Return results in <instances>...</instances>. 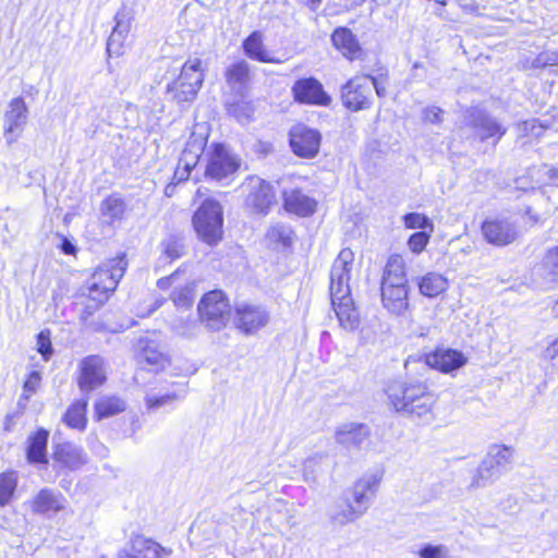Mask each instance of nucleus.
I'll return each mask as SVG.
<instances>
[{"mask_svg": "<svg viewBox=\"0 0 558 558\" xmlns=\"http://www.w3.org/2000/svg\"><path fill=\"white\" fill-rule=\"evenodd\" d=\"M385 391L396 412L411 416L426 417L435 404L434 395L423 381L391 380Z\"/></svg>", "mask_w": 558, "mask_h": 558, "instance_id": "nucleus-1", "label": "nucleus"}, {"mask_svg": "<svg viewBox=\"0 0 558 558\" xmlns=\"http://www.w3.org/2000/svg\"><path fill=\"white\" fill-rule=\"evenodd\" d=\"M192 225L197 238L209 246H216L223 234V209L214 198H206L192 217Z\"/></svg>", "mask_w": 558, "mask_h": 558, "instance_id": "nucleus-2", "label": "nucleus"}, {"mask_svg": "<svg viewBox=\"0 0 558 558\" xmlns=\"http://www.w3.org/2000/svg\"><path fill=\"white\" fill-rule=\"evenodd\" d=\"M242 165V158L222 143H214L207 153L204 175L207 180L229 185Z\"/></svg>", "mask_w": 558, "mask_h": 558, "instance_id": "nucleus-3", "label": "nucleus"}, {"mask_svg": "<svg viewBox=\"0 0 558 558\" xmlns=\"http://www.w3.org/2000/svg\"><path fill=\"white\" fill-rule=\"evenodd\" d=\"M126 267L128 260L124 253L102 263L93 274L88 287V298L92 301L104 303L123 278Z\"/></svg>", "mask_w": 558, "mask_h": 558, "instance_id": "nucleus-4", "label": "nucleus"}, {"mask_svg": "<svg viewBox=\"0 0 558 558\" xmlns=\"http://www.w3.org/2000/svg\"><path fill=\"white\" fill-rule=\"evenodd\" d=\"M201 65L199 59L189 60L182 65L179 76L167 85L166 94L170 100L183 105L196 98L204 81Z\"/></svg>", "mask_w": 558, "mask_h": 558, "instance_id": "nucleus-5", "label": "nucleus"}, {"mask_svg": "<svg viewBox=\"0 0 558 558\" xmlns=\"http://www.w3.org/2000/svg\"><path fill=\"white\" fill-rule=\"evenodd\" d=\"M512 462V449L505 445H494L477 469L472 482L473 487H483L499 478Z\"/></svg>", "mask_w": 558, "mask_h": 558, "instance_id": "nucleus-6", "label": "nucleus"}, {"mask_svg": "<svg viewBox=\"0 0 558 558\" xmlns=\"http://www.w3.org/2000/svg\"><path fill=\"white\" fill-rule=\"evenodd\" d=\"M239 189L246 193L244 204L252 214L266 216L276 203L272 185L257 175L246 177Z\"/></svg>", "mask_w": 558, "mask_h": 558, "instance_id": "nucleus-7", "label": "nucleus"}, {"mask_svg": "<svg viewBox=\"0 0 558 558\" xmlns=\"http://www.w3.org/2000/svg\"><path fill=\"white\" fill-rule=\"evenodd\" d=\"M463 124L471 129L481 142L492 140L494 145L507 133V128L498 119L476 107L465 110Z\"/></svg>", "mask_w": 558, "mask_h": 558, "instance_id": "nucleus-8", "label": "nucleus"}, {"mask_svg": "<svg viewBox=\"0 0 558 558\" xmlns=\"http://www.w3.org/2000/svg\"><path fill=\"white\" fill-rule=\"evenodd\" d=\"M342 106L351 112L368 110L373 106L372 81L367 76L355 75L340 87Z\"/></svg>", "mask_w": 558, "mask_h": 558, "instance_id": "nucleus-9", "label": "nucleus"}, {"mask_svg": "<svg viewBox=\"0 0 558 558\" xmlns=\"http://www.w3.org/2000/svg\"><path fill=\"white\" fill-rule=\"evenodd\" d=\"M199 318L213 330H220L228 320L229 303L221 290L205 293L197 306Z\"/></svg>", "mask_w": 558, "mask_h": 558, "instance_id": "nucleus-10", "label": "nucleus"}, {"mask_svg": "<svg viewBox=\"0 0 558 558\" xmlns=\"http://www.w3.org/2000/svg\"><path fill=\"white\" fill-rule=\"evenodd\" d=\"M290 147L300 158L311 159L318 155L322 134L318 130L305 124H296L289 132Z\"/></svg>", "mask_w": 558, "mask_h": 558, "instance_id": "nucleus-11", "label": "nucleus"}, {"mask_svg": "<svg viewBox=\"0 0 558 558\" xmlns=\"http://www.w3.org/2000/svg\"><path fill=\"white\" fill-rule=\"evenodd\" d=\"M28 121V108L23 97L10 100L3 116V135L8 144H12L22 135Z\"/></svg>", "mask_w": 558, "mask_h": 558, "instance_id": "nucleus-12", "label": "nucleus"}, {"mask_svg": "<svg viewBox=\"0 0 558 558\" xmlns=\"http://www.w3.org/2000/svg\"><path fill=\"white\" fill-rule=\"evenodd\" d=\"M354 254L350 248H343L332 263L330 270V298H343L350 293L349 280Z\"/></svg>", "mask_w": 558, "mask_h": 558, "instance_id": "nucleus-13", "label": "nucleus"}, {"mask_svg": "<svg viewBox=\"0 0 558 558\" xmlns=\"http://www.w3.org/2000/svg\"><path fill=\"white\" fill-rule=\"evenodd\" d=\"M269 322V313L264 306L240 303L234 310V324L246 336L254 335Z\"/></svg>", "mask_w": 558, "mask_h": 558, "instance_id": "nucleus-14", "label": "nucleus"}, {"mask_svg": "<svg viewBox=\"0 0 558 558\" xmlns=\"http://www.w3.org/2000/svg\"><path fill=\"white\" fill-rule=\"evenodd\" d=\"M484 239L492 245L506 246L519 236L517 223L509 218L486 219L482 223Z\"/></svg>", "mask_w": 558, "mask_h": 558, "instance_id": "nucleus-15", "label": "nucleus"}, {"mask_svg": "<svg viewBox=\"0 0 558 558\" xmlns=\"http://www.w3.org/2000/svg\"><path fill=\"white\" fill-rule=\"evenodd\" d=\"M294 100L300 104L328 107L331 97L325 92L323 84L315 77H303L292 86Z\"/></svg>", "mask_w": 558, "mask_h": 558, "instance_id": "nucleus-16", "label": "nucleus"}, {"mask_svg": "<svg viewBox=\"0 0 558 558\" xmlns=\"http://www.w3.org/2000/svg\"><path fill=\"white\" fill-rule=\"evenodd\" d=\"M107 380L105 360L99 355H88L80 363L78 387L83 392H90Z\"/></svg>", "mask_w": 558, "mask_h": 558, "instance_id": "nucleus-17", "label": "nucleus"}, {"mask_svg": "<svg viewBox=\"0 0 558 558\" xmlns=\"http://www.w3.org/2000/svg\"><path fill=\"white\" fill-rule=\"evenodd\" d=\"M171 553V549L162 547L151 538L135 535L119 550L118 558H163V556H169Z\"/></svg>", "mask_w": 558, "mask_h": 558, "instance_id": "nucleus-18", "label": "nucleus"}, {"mask_svg": "<svg viewBox=\"0 0 558 558\" xmlns=\"http://www.w3.org/2000/svg\"><path fill=\"white\" fill-rule=\"evenodd\" d=\"M137 362L142 368L158 373L170 365L169 355L162 352L154 340L141 338L138 340Z\"/></svg>", "mask_w": 558, "mask_h": 558, "instance_id": "nucleus-19", "label": "nucleus"}, {"mask_svg": "<svg viewBox=\"0 0 558 558\" xmlns=\"http://www.w3.org/2000/svg\"><path fill=\"white\" fill-rule=\"evenodd\" d=\"M380 476L371 474L356 481L351 489L343 493L356 508H363V514L369 508L372 498L375 496Z\"/></svg>", "mask_w": 558, "mask_h": 558, "instance_id": "nucleus-20", "label": "nucleus"}, {"mask_svg": "<svg viewBox=\"0 0 558 558\" xmlns=\"http://www.w3.org/2000/svg\"><path fill=\"white\" fill-rule=\"evenodd\" d=\"M330 40L335 49L345 59L354 61L362 58V46L350 28L345 26L336 27L330 35Z\"/></svg>", "mask_w": 558, "mask_h": 558, "instance_id": "nucleus-21", "label": "nucleus"}, {"mask_svg": "<svg viewBox=\"0 0 558 558\" xmlns=\"http://www.w3.org/2000/svg\"><path fill=\"white\" fill-rule=\"evenodd\" d=\"M468 362V357L456 349H436L426 355V365L436 368L442 373L454 372Z\"/></svg>", "mask_w": 558, "mask_h": 558, "instance_id": "nucleus-22", "label": "nucleus"}, {"mask_svg": "<svg viewBox=\"0 0 558 558\" xmlns=\"http://www.w3.org/2000/svg\"><path fill=\"white\" fill-rule=\"evenodd\" d=\"M52 449V459L61 468L75 471L87 463V454L80 446L72 442L56 444Z\"/></svg>", "mask_w": 558, "mask_h": 558, "instance_id": "nucleus-23", "label": "nucleus"}, {"mask_svg": "<svg viewBox=\"0 0 558 558\" xmlns=\"http://www.w3.org/2000/svg\"><path fill=\"white\" fill-rule=\"evenodd\" d=\"M65 498L51 488H41L31 501L32 511L36 514H56L65 508Z\"/></svg>", "mask_w": 558, "mask_h": 558, "instance_id": "nucleus-24", "label": "nucleus"}, {"mask_svg": "<svg viewBox=\"0 0 558 558\" xmlns=\"http://www.w3.org/2000/svg\"><path fill=\"white\" fill-rule=\"evenodd\" d=\"M383 305L391 313L401 315L409 307L408 286L398 283H381Z\"/></svg>", "mask_w": 558, "mask_h": 558, "instance_id": "nucleus-25", "label": "nucleus"}, {"mask_svg": "<svg viewBox=\"0 0 558 558\" xmlns=\"http://www.w3.org/2000/svg\"><path fill=\"white\" fill-rule=\"evenodd\" d=\"M369 434V428L365 424L344 423L336 430V441L347 449H360Z\"/></svg>", "mask_w": 558, "mask_h": 558, "instance_id": "nucleus-26", "label": "nucleus"}, {"mask_svg": "<svg viewBox=\"0 0 558 558\" xmlns=\"http://www.w3.org/2000/svg\"><path fill=\"white\" fill-rule=\"evenodd\" d=\"M242 50L244 54L254 61L260 63H280V59L272 57L270 51L264 44V35L260 31H253L242 41Z\"/></svg>", "mask_w": 558, "mask_h": 558, "instance_id": "nucleus-27", "label": "nucleus"}, {"mask_svg": "<svg viewBox=\"0 0 558 558\" xmlns=\"http://www.w3.org/2000/svg\"><path fill=\"white\" fill-rule=\"evenodd\" d=\"M49 430L39 427L27 437L26 460L29 464H48Z\"/></svg>", "mask_w": 558, "mask_h": 558, "instance_id": "nucleus-28", "label": "nucleus"}, {"mask_svg": "<svg viewBox=\"0 0 558 558\" xmlns=\"http://www.w3.org/2000/svg\"><path fill=\"white\" fill-rule=\"evenodd\" d=\"M283 208L300 217H308L316 210L317 203L299 189L283 192Z\"/></svg>", "mask_w": 558, "mask_h": 558, "instance_id": "nucleus-29", "label": "nucleus"}, {"mask_svg": "<svg viewBox=\"0 0 558 558\" xmlns=\"http://www.w3.org/2000/svg\"><path fill=\"white\" fill-rule=\"evenodd\" d=\"M114 22L116 25L107 40V52L110 57L122 54L124 41L131 29L130 17L124 12H118Z\"/></svg>", "mask_w": 558, "mask_h": 558, "instance_id": "nucleus-30", "label": "nucleus"}, {"mask_svg": "<svg viewBox=\"0 0 558 558\" xmlns=\"http://www.w3.org/2000/svg\"><path fill=\"white\" fill-rule=\"evenodd\" d=\"M250 71L248 62L243 59L230 64L225 71L228 87L238 96H244L250 81Z\"/></svg>", "mask_w": 558, "mask_h": 558, "instance_id": "nucleus-31", "label": "nucleus"}, {"mask_svg": "<svg viewBox=\"0 0 558 558\" xmlns=\"http://www.w3.org/2000/svg\"><path fill=\"white\" fill-rule=\"evenodd\" d=\"M331 304L342 328L355 330L359 327V314L352 305V298L350 293L345 294L343 298H331Z\"/></svg>", "mask_w": 558, "mask_h": 558, "instance_id": "nucleus-32", "label": "nucleus"}, {"mask_svg": "<svg viewBox=\"0 0 558 558\" xmlns=\"http://www.w3.org/2000/svg\"><path fill=\"white\" fill-rule=\"evenodd\" d=\"M187 393L186 384L174 383L171 389L165 393H150L145 397V405L148 410H157L172 405L175 401L183 400Z\"/></svg>", "mask_w": 558, "mask_h": 558, "instance_id": "nucleus-33", "label": "nucleus"}, {"mask_svg": "<svg viewBox=\"0 0 558 558\" xmlns=\"http://www.w3.org/2000/svg\"><path fill=\"white\" fill-rule=\"evenodd\" d=\"M102 221L111 226L116 221H121L126 211V203L119 193H112L105 197L99 206Z\"/></svg>", "mask_w": 558, "mask_h": 558, "instance_id": "nucleus-34", "label": "nucleus"}, {"mask_svg": "<svg viewBox=\"0 0 558 558\" xmlns=\"http://www.w3.org/2000/svg\"><path fill=\"white\" fill-rule=\"evenodd\" d=\"M95 418L101 421L126 410V402L118 396H104L94 403Z\"/></svg>", "mask_w": 558, "mask_h": 558, "instance_id": "nucleus-35", "label": "nucleus"}, {"mask_svg": "<svg viewBox=\"0 0 558 558\" xmlns=\"http://www.w3.org/2000/svg\"><path fill=\"white\" fill-rule=\"evenodd\" d=\"M363 515V508H356L349 496L342 495L337 501L336 508L331 513V520L335 523L344 525L349 522H353Z\"/></svg>", "mask_w": 558, "mask_h": 558, "instance_id": "nucleus-36", "label": "nucleus"}, {"mask_svg": "<svg viewBox=\"0 0 558 558\" xmlns=\"http://www.w3.org/2000/svg\"><path fill=\"white\" fill-rule=\"evenodd\" d=\"M88 401L86 399H80L74 401L63 414L62 421L70 428H76L84 430L87 424L86 411Z\"/></svg>", "mask_w": 558, "mask_h": 558, "instance_id": "nucleus-37", "label": "nucleus"}, {"mask_svg": "<svg viewBox=\"0 0 558 558\" xmlns=\"http://www.w3.org/2000/svg\"><path fill=\"white\" fill-rule=\"evenodd\" d=\"M420 292L427 298H436L448 288L447 279L437 272H428L417 281Z\"/></svg>", "mask_w": 558, "mask_h": 558, "instance_id": "nucleus-38", "label": "nucleus"}, {"mask_svg": "<svg viewBox=\"0 0 558 558\" xmlns=\"http://www.w3.org/2000/svg\"><path fill=\"white\" fill-rule=\"evenodd\" d=\"M381 283L407 284L404 260L401 255H391L384 269Z\"/></svg>", "mask_w": 558, "mask_h": 558, "instance_id": "nucleus-39", "label": "nucleus"}, {"mask_svg": "<svg viewBox=\"0 0 558 558\" xmlns=\"http://www.w3.org/2000/svg\"><path fill=\"white\" fill-rule=\"evenodd\" d=\"M204 145L197 142H189L186 147L182 151V156L179 160V167H183V172L179 177V180H185L191 174V171L195 168L198 162L199 156L203 153Z\"/></svg>", "mask_w": 558, "mask_h": 558, "instance_id": "nucleus-40", "label": "nucleus"}, {"mask_svg": "<svg viewBox=\"0 0 558 558\" xmlns=\"http://www.w3.org/2000/svg\"><path fill=\"white\" fill-rule=\"evenodd\" d=\"M162 253L170 260H175L185 254V244L183 236L179 234H169L160 243Z\"/></svg>", "mask_w": 558, "mask_h": 558, "instance_id": "nucleus-41", "label": "nucleus"}, {"mask_svg": "<svg viewBox=\"0 0 558 558\" xmlns=\"http://www.w3.org/2000/svg\"><path fill=\"white\" fill-rule=\"evenodd\" d=\"M17 486V475L15 472L0 473V507L9 505Z\"/></svg>", "mask_w": 558, "mask_h": 558, "instance_id": "nucleus-42", "label": "nucleus"}, {"mask_svg": "<svg viewBox=\"0 0 558 558\" xmlns=\"http://www.w3.org/2000/svg\"><path fill=\"white\" fill-rule=\"evenodd\" d=\"M404 227L407 229H420V231H429L433 232L434 225L432 220L422 213H408L402 217Z\"/></svg>", "mask_w": 558, "mask_h": 558, "instance_id": "nucleus-43", "label": "nucleus"}, {"mask_svg": "<svg viewBox=\"0 0 558 558\" xmlns=\"http://www.w3.org/2000/svg\"><path fill=\"white\" fill-rule=\"evenodd\" d=\"M267 235L270 240L281 243L283 246L292 244V230L282 223L271 226Z\"/></svg>", "mask_w": 558, "mask_h": 558, "instance_id": "nucleus-44", "label": "nucleus"}, {"mask_svg": "<svg viewBox=\"0 0 558 558\" xmlns=\"http://www.w3.org/2000/svg\"><path fill=\"white\" fill-rule=\"evenodd\" d=\"M543 266L551 281H558V246L547 251Z\"/></svg>", "mask_w": 558, "mask_h": 558, "instance_id": "nucleus-45", "label": "nucleus"}, {"mask_svg": "<svg viewBox=\"0 0 558 558\" xmlns=\"http://www.w3.org/2000/svg\"><path fill=\"white\" fill-rule=\"evenodd\" d=\"M429 231H416L408 239V246L414 254L422 253L427 246L430 239Z\"/></svg>", "mask_w": 558, "mask_h": 558, "instance_id": "nucleus-46", "label": "nucleus"}, {"mask_svg": "<svg viewBox=\"0 0 558 558\" xmlns=\"http://www.w3.org/2000/svg\"><path fill=\"white\" fill-rule=\"evenodd\" d=\"M421 558H449V549L447 546L430 543L423 544L417 551Z\"/></svg>", "mask_w": 558, "mask_h": 558, "instance_id": "nucleus-47", "label": "nucleus"}, {"mask_svg": "<svg viewBox=\"0 0 558 558\" xmlns=\"http://www.w3.org/2000/svg\"><path fill=\"white\" fill-rule=\"evenodd\" d=\"M41 384V374L38 371H32L23 384V393L21 399L28 401L37 391Z\"/></svg>", "mask_w": 558, "mask_h": 558, "instance_id": "nucleus-48", "label": "nucleus"}, {"mask_svg": "<svg viewBox=\"0 0 558 558\" xmlns=\"http://www.w3.org/2000/svg\"><path fill=\"white\" fill-rule=\"evenodd\" d=\"M36 345H37V351L40 353L43 359L45 361H48L53 352L49 330H41L37 335Z\"/></svg>", "mask_w": 558, "mask_h": 558, "instance_id": "nucleus-49", "label": "nucleus"}, {"mask_svg": "<svg viewBox=\"0 0 558 558\" xmlns=\"http://www.w3.org/2000/svg\"><path fill=\"white\" fill-rule=\"evenodd\" d=\"M172 301L178 308L189 310L193 305L192 290L183 288L172 293Z\"/></svg>", "mask_w": 558, "mask_h": 558, "instance_id": "nucleus-50", "label": "nucleus"}, {"mask_svg": "<svg viewBox=\"0 0 558 558\" xmlns=\"http://www.w3.org/2000/svg\"><path fill=\"white\" fill-rule=\"evenodd\" d=\"M364 76H367L369 81H372V90L374 89L376 95L379 98H383L386 96V82H387V75L380 74L378 76H374L371 74H363Z\"/></svg>", "mask_w": 558, "mask_h": 558, "instance_id": "nucleus-51", "label": "nucleus"}, {"mask_svg": "<svg viewBox=\"0 0 558 558\" xmlns=\"http://www.w3.org/2000/svg\"><path fill=\"white\" fill-rule=\"evenodd\" d=\"M442 112L444 111L439 107H427L423 112V119L430 123L437 124L441 122Z\"/></svg>", "mask_w": 558, "mask_h": 558, "instance_id": "nucleus-52", "label": "nucleus"}, {"mask_svg": "<svg viewBox=\"0 0 558 558\" xmlns=\"http://www.w3.org/2000/svg\"><path fill=\"white\" fill-rule=\"evenodd\" d=\"M96 303H90V304H87L81 315H80V319L82 320V323L84 325H87V323L89 322V318L93 316V314L95 313V311L98 308V305L100 304L98 301H95Z\"/></svg>", "mask_w": 558, "mask_h": 558, "instance_id": "nucleus-53", "label": "nucleus"}, {"mask_svg": "<svg viewBox=\"0 0 558 558\" xmlns=\"http://www.w3.org/2000/svg\"><path fill=\"white\" fill-rule=\"evenodd\" d=\"M60 250L65 255H74L77 251L75 244L66 236H61Z\"/></svg>", "mask_w": 558, "mask_h": 558, "instance_id": "nucleus-54", "label": "nucleus"}, {"mask_svg": "<svg viewBox=\"0 0 558 558\" xmlns=\"http://www.w3.org/2000/svg\"><path fill=\"white\" fill-rule=\"evenodd\" d=\"M86 328H89L90 330L95 331V332H100V331H105V330H109L111 332L116 331L114 329L112 328H108L107 326H105L102 323L100 322H88L87 325H84Z\"/></svg>", "mask_w": 558, "mask_h": 558, "instance_id": "nucleus-55", "label": "nucleus"}, {"mask_svg": "<svg viewBox=\"0 0 558 558\" xmlns=\"http://www.w3.org/2000/svg\"><path fill=\"white\" fill-rule=\"evenodd\" d=\"M272 150V145L268 142L259 141L256 144V151L266 156Z\"/></svg>", "mask_w": 558, "mask_h": 558, "instance_id": "nucleus-56", "label": "nucleus"}, {"mask_svg": "<svg viewBox=\"0 0 558 558\" xmlns=\"http://www.w3.org/2000/svg\"><path fill=\"white\" fill-rule=\"evenodd\" d=\"M558 355V338L546 349L545 356L554 360Z\"/></svg>", "mask_w": 558, "mask_h": 558, "instance_id": "nucleus-57", "label": "nucleus"}, {"mask_svg": "<svg viewBox=\"0 0 558 558\" xmlns=\"http://www.w3.org/2000/svg\"><path fill=\"white\" fill-rule=\"evenodd\" d=\"M174 275H175V274H172V275H171V276H169V277H163V278L158 279V281H157V287H158L159 289H161V290H167V289H169V288H170V286H171V281H172V279H173Z\"/></svg>", "mask_w": 558, "mask_h": 558, "instance_id": "nucleus-58", "label": "nucleus"}, {"mask_svg": "<svg viewBox=\"0 0 558 558\" xmlns=\"http://www.w3.org/2000/svg\"><path fill=\"white\" fill-rule=\"evenodd\" d=\"M300 1L305 7H307L312 12H315L323 2V0H300Z\"/></svg>", "mask_w": 558, "mask_h": 558, "instance_id": "nucleus-59", "label": "nucleus"}, {"mask_svg": "<svg viewBox=\"0 0 558 558\" xmlns=\"http://www.w3.org/2000/svg\"><path fill=\"white\" fill-rule=\"evenodd\" d=\"M316 463V460L315 458H311V459H307L304 463V471H305V474H307V471L310 468H312L314 464Z\"/></svg>", "mask_w": 558, "mask_h": 558, "instance_id": "nucleus-60", "label": "nucleus"}, {"mask_svg": "<svg viewBox=\"0 0 558 558\" xmlns=\"http://www.w3.org/2000/svg\"><path fill=\"white\" fill-rule=\"evenodd\" d=\"M525 215H526V216H529L531 219H533V221H534V222H536V221H537V218H536L534 215H532V210H531V208H527V209L525 210Z\"/></svg>", "mask_w": 558, "mask_h": 558, "instance_id": "nucleus-61", "label": "nucleus"}, {"mask_svg": "<svg viewBox=\"0 0 558 558\" xmlns=\"http://www.w3.org/2000/svg\"><path fill=\"white\" fill-rule=\"evenodd\" d=\"M437 3L441 4V5H446L447 4V1L446 0H436Z\"/></svg>", "mask_w": 558, "mask_h": 558, "instance_id": "nucleus-62", "label": "nucleus"}, {"mask_svg": "<svg viewBox=\"0 0 558 558\" xmlns=\"http://www.w3.org/2000/svg\"><path fill=\"white\" fill-rule=\"evenodd\" d=\"M170 186H166V194L169 195V193H171V190H169Z\"/></svg>", "mask_w": 558, "mask_h": 558, "instance_id": "nucleus-63", "label": "nucleus"}, {"mask_svg": "<svg viewBox=\"0 0 558 558\" xmlns=\"http://www.w3.org/2000/svg\"><path fill=\"white\" fill-rule=\"evenodd\" d=\"M170 186H166V194L169 195V193H171V190H169Z\"/></svg>", "mask_w": 558, "mask_h": 558, "instance_id": "nucleus-64", "label": "nucleus"}]
</instances>
